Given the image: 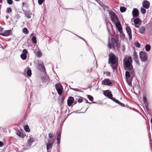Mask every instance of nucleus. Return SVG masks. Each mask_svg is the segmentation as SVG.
<instances>
[{
	"label": "nucleus",
	"instance_id": "obj_23",
	"mask_svg": "<svg viewBox=\"0 0 152 152\" xmlns=\"http://www.w3.org/2000/svg\"><path fill=\"white\" fill-rule=\"evenodd\" d=\"M58 100L60 101V104L61 105L63 103L64 99L60 96Z\"/></svg>",
	"mask_w": 152,
	"mask_h": 152
},
{
	"label": "nucleus",
	"instance_id": "obj_47",
	"mask_svg": "<svg viewBox=\"0 0 152 152\" xmlns=\"http://www.w3.org/2000/svg\"><path fill=\"white\" fill-rule=\"evenodd\" d=\"M108 47L110 49L112 48L111 45L110 43L108 42Z\"/></svg>",
	"mask_w": 152,
	"mask_h": 152
},
{
	"label": "nucleus",
	"instance_id": "obj_46",
	"mask_svg": "<svg viewBox=\"0 0 152 152\" xmlns=\"http://www.w3.org/2000/svg\"><path fill=\"white\" fill-rule=\"evenodd\" d=\"M53 136V134L51 133H50L48 134V137L50 138H52Z\"/></svg>",
	"mask_w": 152,
	"mask_h": 152
},
{
	"label": "nucleus",
	"instance_id": "obj_9",
	"mask_svg": "<svg viewBox=\"0 0 152 152\" xmlns=\"http://www.w3.org/2000/svg\"><path fill=\"white\" fill-rule=\"evenodd\" d=\"M102 85H106L108 86H110L112 84V83L109 79H105L102 80Z\"/></svg>",
	"mask_w": 152,
	"mask_h": 152
},
{
	"label": "nucleus",
	"instance_id": "obj_30",
	"mask_svg": "<svg viewBox=\"0 0 152 152\" xmlns=\"http://www.w3.org/2000/svg\"><path fill=\"white\" fill-rule=\"evenodd\" d=\"M32 41L34 43H37V39L36 37L34 36L32 38Z\"/></svg>",
	"mask_w": 152,
	"mask_h": 152
},
{
	"label": "nucleus",
	"instance_id": "obj_27",
	"mask_svg": "<svg viewBox=\"0 0 152 152\" xmlns=\"http://www.w3.org/2000/svg\"><path fill=\"white\" fill-rule=\"evenodd\" d=\"M140 20L139 18H136L134 20V23L135 24H137L139 23Z\"/></svg>",
	"mask_w": 152,
	"mask_h": 152
},
{
	"label": "nucleus",
	"instance_id": "obj_49",
	"mask_svg": "<svg viewBox=\"0 0 152 152\" xmlns=\"http://www.w3.org/2000/svg\"><path fill=\"white\" fill-rule=\"evenodd\" d=\"M4 145V143L0 141V147H2Z\"/></svg>",
	"mask_w": 152,
	"mask_h": 152
},
{
	"label": "nucleus",
	"instance_id": "obj_6",
	"mask_svg": "<svg viewBox=\"0 0 152 152\" xmlns=\"http://www.w3.org/2000/svg\"><path fill=\"white\" fill-rule=\"evenodd\" d=\"M115 39L114 38H112L111 41L112 43L114 49H117L119 47L118 42L116 40L117 36L115 37Z\"/></svg>",
	"mask_w": 152,
	"mask_h": 152
},
{
	"label": "nucleus",
	"instance_id": "obj_3",
	"mask_svg": "<svg viewBox=\"0 0 152 152\" xmlns=\"http://www.w3.org/2000/svg\"><path fill=\"white\" fill-rule=\"evenodd\" d=\"M109 13L111 16V20L114 23L118 21V19L115 13L112 11H110Z\"/></svg>",
	"mask_w": 152,
	"mask_h": 152
},
{
	"label": "nucleus",
	"instance_id": "obj_48",
	"mask_svg": "<svg viewBox=\"0 0 152 152\" xmlns=\"http://www.w3.org/2000/svg\"><path fill=\"white\" fill-rule=\"evenodd\" d=\"M118 104H119L122 107H125V105L121 102L120 103H118Z\"/></svg>",
	"mask_w": 152,
	"mask_h": 152
},
{
	"label": "nucleus",
	"instance_id": "obj_36",
	"mask_svg": "<svg viewBox=\"0 0 152 152\" xmlns=\"http://www.w3.org/2000/svg\"><path fill=\"white\" fill-rule=\"evenodd\" d=\"M26 17L28 18H31L30 15L28 12H26L25 13Z\"/></svg>",
	"mask_w": 152,
	"mask_h": 152
},
{
	"label": "nucleus",
	"instance_id": "obj_58",
	"mask_svg": "<svg viewBox=\"0 0 152 152\" xmlns=\"http://www.w3.org/2000/svg\"><path fill=\"white\" fill-rule=\"evenodd\" d=\"M2 0H0V3H2Z\"/></svg>",
	"mask_w": 152,
	"mask_h": 152
},
{
	"label": "nucleus",
	"instance_id": "obj_50",
	"mask_svg": "<svg viewBox=\"0 0 152 152\" xmlns=\"http://www.w3.org/2000/svg\"><path fill=\"white\" fill-rule=\"evenodd\" d=\"M106 74L107 76H110V73L109 72H107L106 73Z\"/></svg>",
	"mask_w": 152,
	"mask_h": 152
},
{
	"label": "nucleus",
	"instance_id": "obj_2",
	"mask_svg": "<svg viewBox=\"0 0 152 152\" xmlns=\"http://www.w3.org/2000/svg\"><path fill=\"white\" fill-rule=\"evenodd\" d=\"M108 63L110 64L113 70L117 68L118 65V59L112 53H111L109 55Z\"/></svg>",
	"mask_w": 152,
	"mask_h": 152
},
{
	"label": "nucleus",
	"instance_id": "obj_51",
	"mask_svg": "<svg viewBox=\"0 0 152 152\" xmlns=\"http://www.w3.org/2000/svg\"><path fill=\"white\" fill-rule=\"evenodd\" d=\"M60 140L57 139V144L58 145L60 143Z\"/></svg>",
	"mask_w": 152,
	"mask_h": 152
},
{
	"label": "nucleus",
	"instance_id": "obj_38",
	"mask_svg": "<svg viewBox=\"0 0 152 152\" xmlns=\"http://www.w3.org/2000/svg\"><path fill=\"white\" fill-rule=\"evenodd\" d=\"M88 98L90 101H92L93 100V97L91 95H88Z\"/></svg>",
	"mask_w": 152,
	"mask_h": 152
},
{
	"label": "nucleus",
	"instance_id": "obj_29",
	"mask_svg": "<svg viewBox=\"0 0 152 152\" xmlns=\"http://www.w3.org/2000/svg\"><path fill=\"white\" fill-rule=\"evenodd\" d=\"M27 73L28 76H31L32 74L31 70L29 69L27 72Z\"/></svg>",
	"mask_w": 152,
	"mask_h": 152
},
{
	"label": "nucleus",
	"instance_id": "obj_24",
	"mask_svg": "<svg viewBox=\"0 0 152 152\" xmlns=\"http://www.w3.org/2000/svg\"><path fill=\"white\" fill-rule=\"evenodd\" d=\"M145 50L147 51H149L151 49L150 45L149 44L147 45L145 47Z\"/></svg>",
	"mask_w": 152,
	"mask_h": 152
},
{
	"label": "nucleus",
	"instance_id": "obj_25",
	"mask_svg": "<svg viewBox=\"0 0 152 152\" xmlns=\"http://www.w3.org/2000/svg\"><path fill=\"white\" fill-rule=\"evenodd\" d=\"M16 134L20 137H23V134L19 131H18L16 132Z\"/></svg>",
	"mask_w": 152,
	"mask_h": 152
},
{
	"label": "nucleus",
	"instance_id": "obj_7",
	"mask_svg": "<svg viewBox=\"0 0 152 152\" xmlns=\"http://www.w3.org/2000/svg\"><path fill=\"white\" fill-rule=\"evenodd\" d=\"M53 143L54 141L53 139L49 140L48 141V143L46 144V148L47 151L52 149Z\"/></svg>",
	"mask_w": 152,
	"mask_h": 152
},
{
	"label": "nucleus",
	"instance_id": "obj_8",
	"mask_svg": "<svg viewBox=\"0 0 152 152\" xmlns=\"http://www.w3.org/2000/svg\"><path fill=\"white\" fill-rule=\"evenodd\" d=\"M103 94L105 96L108 97L110 99L113 96L111 91L109 90L104 91L103 92Z\"/></svg>",
	"mask_w": 152,
	"mask_h": 152
},
{
	"label": "nucleus",
	"instance_id": "obj_62",
	"mask_svg": "<svg viewBox=\"0 0 152 152\" xmlns=\"http://www.w3.org/2000/svg\"><path fill=\"white\" fill-rule=\"evenodd\" d=\"M15 1H20V0H15Z\"/></svg>",
	"mask_w": 152,
	"mask_h": 152
},
{
	"label": "nucleus",
	"instance_id": "obj_34",
	"mask_svg": "<svg viewBox=\"0 0 152 152\" xmlns=\"http://www.w3.org/2000/svg\"><path fill=\"white\" fill-rule=\"evenodd\" d=\"M140 10L141 12L143 14H145L146 12V10L142 7L141 8Z\"/></svg>",
	"mask_w": 152,
	"mask_h": 152
},
{
	"label": "nucleus",
	"instance_id": "obj_40",
	"mask_svg": "<svg viewBox=\"0 0 152 152\" xmlns=\"http://www.w3.org/2000/svg\"><path fill=\"white\" fill-rule=\"evenodd\" d=\"M45 0H38V3L39 4L41 5L44 2Z\"/></svg>",
	"mask_w": 152,
	"mask_h": 152
},
{
	"label": "nucleus",
	"instance_id": "obj_18",
	"mask_svg": "<svg viewBox=\"0 0 152 152\" xmlns=\"http://www.w3.org/2000/svg\"><path fill=\"white\" fill-rule=\"evenodd\" d=\"M34 140L32 138H31L30 139H29L28 144V145L30 146L31 145L32 143L34 142Z\"/></svg>",
	"mask_w": 152,
	"mask_h": 152
},
{
	"label": "nucleus",
	"instance_id": "obj_13",
	"mask_svg": "<svg viewBox=\"0 0 152 152\" xmlns=\"http://www.w3.org/2000/svg\"><path fill=\"white\" fill-rule=\"evenodd\" d=\"M142 4L143 7L145 9L148 8L150 6V2L147 0L143 1Z\"/></svg>",
	"mask_w": 152,
	"mask_h": 152
},
{
	"label": "nucleus",
	"instance_id": "obj_32",
	"mask_svg": "<svg viewBox=\"0 0 152 152\" xmlns=\"http://www.w3.org/2000/svg\"><path fill=\"white\" fill-rule=\"evenodd\" d=\"M42 53L40 51H39L36 53V55L38 57H40L42 56Z\"/></svg>",
	"mask_w": 152,
	"mask_h": 152
},
{
	"label": "nucleus",
	"instance_id": "obj_52",
	"mask_svg": "<svg viewBox=\"0 0 152 152\" xmlns=\"http://www.w3.org/2000/svg\"><path fill=\"white\" fill-rule=\"evenodd\" d=\"M75 91H77L78 92H80L81 91L78 88H75Z\"/></svg>",
	"mask_w": 152,
	"mask_h": 152
},
{
	"label": "nucleus",
	"instance_id": "obj_42",
	"mask_svg": "<svg viewBox=\"0 0 152 152\" xmlns=\"http://www.w3.org/2000/svg\"><path fill=\"white\" fill-rule=\"evenodd\" d=\"M7 1L8 4L11 5L13 3L12 0H7Z\"/></svg>",
	"mask_w": 152,
	"mask_h": 152
},
{
	"label": "nucleus",
	"instance_id": "obj_11",
	"mask_svg": "<svg viewBox=\"0 0 152 152\" xmlns=\"http://www.w3.org/2000/svg\"><path fill=\"white\" fill-rule=\"evenodd\" d=\"M132 15L134 18L138 16L139 12L137 8H134L132 11Z\"/></svg>",
	"mask_w": 152,
	"mask_h": 152
},
{
	"label": "nucleus",
	"instance_id": "obj_64",
	"mask_svg": "<svg viewBox=\"0 0 152 152\" xmlns=\"http://www.w3.org/2000/svg\"><path fill=\"white\" fill-rule=\"evenodd\" d=\"M86 103H90V104H91L89 102H86Z\"/></svg>",
	"mask_w": 152,
	"mask_h": 152
},
{
	"label": "nucleus",
	"instance_id": "obj_35",
	"mask_svg": "<svg viewBox=\"0 0 152 152\" xmlns=\"http://www.w3.org/2000/svg\"><path fill=\"white\" fill-rule=\"evenodd\" d=\"M12 10L11 7H8L7 9L6 12L7 13H9L10 12H11Z\"/></svg>",
	"mask_w": 152,
	"mask_h": 152
},
{
	"label": "nucleus",
	"instance_id": "obj_53",
	"mask_svg": "<svg viewBox=\"0 0 152 152\" xmlns=\"http://www.w3.org/2000/svg\"><path fill=\"white\" fill-rule=\"evenodd\" d=\"M134 56L135 57L137 56V53L135 52H134Z\"/></svg>",
	"mask_w": 152,
	"mask_h": 152
},
{
	"label": "nucleus",
	"instance_id": "obj_26",
	"mask_svg": "<svg viewBox=\"0 0 152 152\" xmlns=\"http://www.w3.org/2000/svg\"><path fill=\"white\" fill-rule=\"evenodd\" d=\"M23 32L26 34H28V31L26 28H24L23 29Z\"/></svg>",
	"mask_w": 152,
	"mask_h": 152
},
{
	"label": "nucleus",
	"instance_id": "obj_33",
	"mask_svg": "<svg viewBox=\"0 0 152 152\" xmlns=\"http://www.w3.org/2000/svg\"><path fill=\"white\" fill-rule=\"evenodd\" d=\"M114 23L115 24L117 28L119 27L120 26H121L120 23L119 22V21L116 22L115 23Z\"/></svg>",
	"mask_w": 152,
	"mask_h": 152
},
{
	"label": "nucleus",
	"instance_id": "obj_19",
	"mask_svg": "<svg viewBox=\"0 0 152 152\" xmlns=\"http://www.w3.org/2000/svg\"><path fill=\"white\" fill-rule=\"evenodd\" d=\"M55 87L56 90L58 89L62 88V86L60 84H56L55 85Z\"/></svg>",
	"mask_w": 152,
	"mask_h": 152
},
{
	"label": "nucleus",
	"instance_id": "obj_12",
	"mask_svg": "<svg viewBox=\"0 0 152 152\" xmlns=\"http://www.w3.org/2000/svg\"><path fill=\"white\" fill-rule=\"evenodd\" d=\"M67 105L69 106H70L74 102V99L73 97L70 96L67 100Z\"/></svg>",
	"mask_w": 152,
	"mask_h": 152
},
{
	"label": "nucleus",
	"instance_id": "obj_4",
	"mask_svg": "<svg viewBox=\"0 0 152 152\" xmlns=\"http://www.w3.org/2000/svg\"><path fill=\"white\" fill-rule=\"evenodd\" d=\"M140 57L141 60L142 61H145L147 60V57L145 52L141 51L140 52Z\"/></svg>",
	"mask_w": 152,
	"mask_h": 152
},
{
	"label": "nucleus",
	"instance_id": "obj_20",
	"mask_svg": "<svg viewBox=\"0 0 152 152\" xmlns=\"http://www.w3.org/2000/svg\"><path fill=\"white\" fill-rule=\"evenodd\" d=\"M24 129L27 132H29L30 131V129L28 125H26L24 126Z\"/></svg>",
	"mask_w": 152,
	"mask_h": 152
},
{
	"label": "nucleus",
	"instance_id": "obj_60",
	"mask_svg": "<svg viewBox=\"0 0 152 152\" xmlns=\"http://www.w3.org/2000/svg\"><path fill=\"white\" fill-rule=\"evenodd\" d=\"M61 129L59 130V132H61Z\"/></svg>",
	"mask_w": 152,
	"mask_h": 152
},
{
	"label": "nucleus",
	"instance_id": "obj_59",
	"mask_svg": "<svg viewBox=\"0 0 152 152\" xmlns=\"http://www.w3.org/2000/svg\"><path fill=\"white\" fill-rule=\"evenodd\" d=\"M151 124H152V118H151Z\"/></svg>",
	"mask_w": 152,
	"mask_h": 152
},
{
	"label": "nucleus",
	"instance_id": "obj_5",
	"mask_svg": "<svg viewBox=\"0 0 152 152\" xmlns=\"http://www.w3.org/2000/svg\"><path fill=\"white\" fill-rule=\"evenodd\" d=\"M37 64L38 69L39 71L42 72H45V68L43 62L39 61L37 62Z\"/></svg>",
	"mask_w": 152,
	"mask_h": 152
},
{
	"label": "nucleus",
	"instance_id": "obj_56",
	"mask_svg": "<svg viewBox=\"0 0 152 152\" xmlns=\"http://www.w3.org/2000/svg\"><path fill=\"white\" fill-rule=\"evenodd\" d=\"M146 69L145 68H144L143 70V72H145V73L146 72Z\"/></svg>",
	"mask_w": 152,
	"mask_h": 152
},
{
	"label": "nucleus",
	"instance_id": "obj_16",
	"mask_svg": "<svg viewBox=\"0 0 152 152\" xmlns=\"http://www.w3.org/2000/svg\"><path fill=\"white\" fill-rule=\"evenodd\" d=\"M125 76L127 82L129 85H130L131 84V82L130 81H129L127 78H128L130 77V73L128 71L126 72Z\"/></svg>",
	"mask_w": 152,
	"mask_h": 152
},
{
	"label": "nucleus",
	"instance_id": "obj_63",
	"mask_svg": "<svg viewBox=\"0 0 152 152\" xmlns=\"http://www.w3.org/2000/svg\"><path fill=\"white\" fill-rule=\"evenodd\" d=\"M47 151H48V152H51V151H49V150H48Z\"/></svg>",
	"mask_w": 152,
	"mask_h": 152
},
{
	"label": "nucleus",
	"instance_id": "obj_44",
	"mask_svg": "<svg viewBox=\"0 0 152 152\" xmlns=\"http://www.w3.org/2000/svg\"><path fill=\"white\" fill-rule=\"evenodd\" d=\"M42 80L43 82H46L47 81V79H46L45 77H42Z\"/></svg>",
	"mask_w": 152,
	"mask_h": 152
},
{
	"label": "nucleus",
	"instance_id": "obj_15",
	"mask_svg": "<svg viewBox=\"0 0 152 152\" xmlns=\"http://www.w3.org/2000/svg\"><path fill=\"white\" fill-rule=\"evenodd\" d=\"M11 33V31L10 30H6L4 32L0 33V35L4 36H7L10 35Z\"/></svg>",
	"mask_w": 152,
	"mask_h": 152
},
{
	"label": "nucleus",
	"instance_id": "obj_31",
	"mask_svg": "<svg viewBox=\"0 0 152 152\" xmlns=\"http://www.w3.org/2000/svg\"><path fill=\"white\" fill-rule=\"evenodd\" d=\"M62 88L61 89H58L56 90L57 91L58 94L60 96L61 95L62 93Z\"/></svg>",
	"mask_w": 152,
	"mask_h": 152
},
{
	"label": "nucleus",
	"instance_id": "obj_1",
	"mask_svg": "<svg viewBox=\"0 0 152 152\" xmlns=\"http://www.w3.org/2000/svg\"><path fill=\"white\" fill-rule=\"evenodd\" d=\"M123 65L125 70L131 71L134 74V72L132 65V60L131 56H129L127 58H125L123 60Z\"/></svg>",
	"mask_w": 152,
	"mask_h": 152
},
{
	"label": "nucleus",
	"instance_id": "obj_22",
	"mask_svg": "<svg viewBox=\"0 0 152 152\" xmlns=\"http://www.w3.org/2000/svg\"><path fill=\"white\" fill-rule=\"evenodd\" d=\"M27 57V55H26V54H22L20 55V57H21V58L23 60H25L26 59Z\"/></svg>",
	"mask_w": 152,
	"mask_h": 152
},
{
	"label": "nucleus",
	"instance_id": "obj_17",
	"mask_svg": "<svg viewBox=\"0 0 152 152\" xmlns=\"http://www.w3.org/2000/svg\"><path fill=\"white\" fill-rule=\"evenodd\" d=\"M145 30V28L144 26H141L139 29L140 33L142 34H143Z\"/></svg>",
	"mask_w": 152,
	"mask_h": 152
},
{
	"label": "nucleus",
	"instance_id": "obj_54",
	"mask_svg": "<svg viewBox=\"0 0 152 152\" xmlns=\"http://www.w3.org/2000/svg\"><path fill=\"white\" fill-rule=\"evenodd\" d=\"M3 29V28L0 26V31H2Z\"/></svg>",
	"mask_w": 152,
	"mask_h": 152
},
{
	"label": "nucleus",
	"instance_id": "obj_21",
	"mask_svg": "<svg viewBox=\"0 0 152 152\" xmlns=\"http://www.w3.org/2000/svg\"><path fill=\"white\" fill-rule=\"evenodd\" d=\"M126 8L124 7H121L120 8V11L121 12H123L126 10Z\"/></svg>",
	"mask_w": 152,
	"mask_h": 152
},
{
	"label": "nucleus",
	"instance_id": "obj_41",
	"mask_svg": "<svg viewBox=\"0 0 152 152\" xmlns=\"http://www.w3.org/2000/svg\"><path fill=\"white\" fill-rule=\"evenodd\" d=\"M28 53V52L27 50L26 49H24L23 50L22 54H26V55Z\"/></svg>",
	"mask_w": 152,
	"mask_h": 152
},
{
	"label": "nucleus",
	"instance_id": "obj_28",
	"mask_svg": "<svg viewBox=\"0 0 152 152\" xmlns=\"http://www.w3.org/2000/svg\"><path fill=\"white\" fill-rule=\"evenodd\" d=\"M110 99L118 104V103H120V101H119L118 100L116 99L115 98L113 97L112 96L111 97V98Z\"/></svg>",
	"mask_w": 152,
	"mask_h": 152
},
{
	"label": "nucleus",
	"instance_id": "obj_55",
	"mask_svg": "<svg viewBox=\"0 0 152 152\" xmlns=\"http://www.w3.org/2000/svg\"><path fill=\"white\" fill-rule=\"evenodd\" d=\"M78 37L80 38V39H83V40H84L85 41V42L87 43L86 41L84 40V39H83V38H82V37H80V36H78Z\"/></svg>",
	"mask_w": 152,
	"mask_h": 152
},
{
	"label": "nucleus",
	"instance_id": "obj_61",
	"mask_svg": "<svg viewBox=\"0 0 152 152\" xmlns=\"http://www.w3.org/2000/svg\"><path fill=\"white\" fill-rule=\"evenodd\" d=\"M75 88H72L71 89L73 90H74V91H75Z\"/></svg>",
	"mask_w": 152,
	"mask_h": 152
},
{
	"label": "nucleus",
	"instance_id": "obj_45",
	"mask_svg": "<svg viewBox=\"0 0 152 152\" xmlns=\"http://www.w3.org/2000/svg\"><path fill=\"white\" fill-rule=\"evenodd\" d=\"M77 101L79 103H81L83 101V99L82 98H80L78 99H77Z\"/></svg>",
	"mask_w": 152,
	"mask_h": 152
},
{
	"label": "nucleus",
	"instance_id": "obj_57",
	"mask_svg": "<svg viewBox=\"0 0 152 152\" xmlns=\"http://www.w3.org/2000/svg\"><path fill=\"white\" fill-rule=\"evenodd\" d=\"M135 26L137 28L139 27V26L137 25H135Z\"/></svg>",
	"mask_w": 152,
	"mask_h": 152
},
{
	"label": "nucleus",
	"instance_id": "obj_43",
	"mask_svg": "<svg viewBox=\"0 0 152 152\" xmlns=\"http://www.w3.org/2000/svg\"><path fill=\"white\" fill-rule=\"evenodd\" d=\"M61 137V132H59L57 136V139L60 140Z\"/></svg>",
	"mask_w": 152,
	"mask_h": 152
},
{
	"label": "nucleus",
	"instance_id": "obj_10",
	"mask_svg": "<svg viewBox=\"0 0 152 152\" xmlns=\"http://www.w3.org/2000/svg\"><path fill=\"white\" fill-rule=\"evenodd\" d=\"M143 102L146 110H147L148 108V105L147 102L146 96L145 95H144L143 96Z\"/></svg>",
	"mask_w": 152,
	"mask_h": 152
},
{
	"label": "nucleus",
	"instance_id": "obj_14",
	"mask_svg": "<svg viewBox=\"0 0 152 152\" xmlns=\"http://www.w3.org/2000/svg\"><path fill=\"white\" fill-rule=\"evenodd\" d=\"M126 31L128 34L129 39L131 40L132 39V31L130 28L129 27H126Z\"/></svg>",
	"mask_w": 152,
	"mask_h": 152
},
{
	"label": "nucleus",
	"instance_id": "obj_37",
	"mask_svg": "<svg viewBox=\"0 0 152 152\" xmlns=\"http://www.w3.org/2000/svg\"><path fill=\"white\" fill-rule=\"evenodd\" d=\"M135 46L137 48H139L140 46V44L138 42H136L134 43Z\"/></svg>",
	"mask_w": 152,
	"mask_h": 152
},
{
	"label": "nucleus",
	"instance_id": "obj_39",
	"mask_svg": "<svg viewBox=\"0 0 152 152\" xmlns=\"http://www.w3.org/2000/svg\"><path fill=\"white\" fill-rule=\"evenodd\" d=\"M117 28L118 29V31L120 33H121L122 32V28L121 26Z\"/></svg>",
	"mask_w": 152,
	"mask_h": 152
}]
</instances>
